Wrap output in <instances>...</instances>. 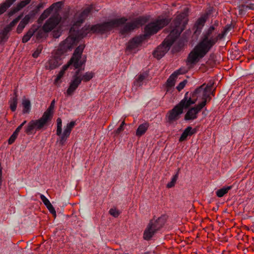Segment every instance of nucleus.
Instances as JSON below:
<instances>
[{
	"instance_id": "obj_1",
	"label": "nucleus",
	"mask_w": 254,
	"mask_h": 254,
	"mask_svg": "<svg viewBox=\"0 0 254 254\" xmlns=\"http://www.w3.org/2000/svg\"><path fill=\"white\" fill-rule=\"evenodd\" d=\"M92 9V6H89L81 11L75 13L71 21V27L69 32H73L79 39L88 34L93 33L104 34L115 27L122 25L126 23L127 19L125 17L111 20L102 24L95 25L86 24L81 29H79L81 24L88 16Z\"/></svg>"
},
{
	"instance_id": "obj_2",
	"label": "nucleus",
	"mask_w": 254,
	"mask_h": 254,
	"mask_svg": "<svg viewBox=\"0 0 254 254\" xmlns=\"http://www.w3.org/2000/svg\"><path fill=\"white\" fill-rule=\"evenodd\" d=\"M214 26H210L202 34L199 41L190 53L188 62L194 64L204 58L217 42L220 34L214 32Z\"/></svg>"
},
{
	"instance_id": "obj_3",
	"label": "nucleus",
	"mask_w": 254,
	"mask_h": 254,
	"mask_svg": "<svg viewBox=\"0 0 254 254\" xmlns=\"http://www.w3.org/2000/svg\"><path fill=\"white\" fill-rule=\"evenodd\" d=\"M188 21L187 15L185 12H183L177 16L173 23L171 24L173 29L171 31L170 34L153 52L154 57L160 59L166 54L171 45L185 29Z\"/></svg>"
},
{
	"instance_id": "obj_4",
	"label": "nucleus",
	"mask_w": 254,
	"mask_h": 254,
	"mask_svg": "<svg viewBox=\"0 0 254 254\" xmlns=\"http://www.w3.org/2000/svg\"><path fill=\"white\" fill-rule=\"evenodd\" d=\"M169 22V19L167 18H158L155 21L149 23L145 27L144 34L134 37L130 40L127 44V49L135 50L146 37L156 33L160 29L166 25Z\"/></svg>"
},
{
	"instance_id": "obj_5",
	"label": "nucleus",
	"mask_w": 254,
	"mask_h": 254,
	"mask_svg": "<svg viewBox=\"0 0 254 254\" xmlns=\"http://www.w3.org/2000/svg\"><path fill=\"white\" fill-rule=\"evenodd\" d=\"M69 23V20L66 14L61 17L58 14H56L51 16L46 21L42 28L45 32L53 30V37L58 38L61 35L64 28L67 26Z\"/></svg>"
},
{
	"instance_id": "obj_6",
	"label": "nucleus",
	"mask_w": 254,
	"mask_h": 254,
	"mask_svg": "<svg viewBox=\"0 0 254 254\" xmlns=\"http://www.w3.org/2000/svg\"><path fill=\"white\" fill-rule=\"evenodd\" d=\"M84 47L82 45L78 46L75 50L73 56L67 64L64 65L55 79V84L59 86L61 83V78L64 74L65 71L67 69L69 66L73 64L75 68L80 67L85 62V59H82L81 55Z\"/></svg>"
},
{
	"instance_id": "obj_7",
	"label": "nucleus",
	"mask_w": 254,
	"mask_h": 254,
	"mask_svg": "<svg viewBox=\"0 0 254 254\" xmlns=\"http://www.w3.org/2000/svg\"><path fill=\"white\" fill-rule=\"evenodd\" d=\"M212 84L205 85L204 84L196 89L192 93L191 96L189 98L186 97V95L184 99H186V101H188L190 106L194 104L196 101L199 103L205 102V105L207 100H210V95L212 92Z\"/></svg>"
},
{
	"instance_id": "obj_8",
	"label": "nucleus",
	"mask_w": 254,
	"mask_h": 254,
	"mask_svg": "<svg viewBox=\"0 0 254 254\" xmlns=\"http://www.w3.org/2000/svg\"><path fill=\"white\" fill-rule=\"evenodd\" d=\"M166 221V217L165 215L151 219L144 230L143 238L145 240H149L158 230L163 227Z\"/></svg>"
},
{
	"instance_id": "obj_9",
	"label": "nucleus",
	"mask_w": 254,
	"mask_h": 254,
	"mask_svg": "<svg viewBox=\"0 0 254 254\" xmlns=\"http://www.w3.org/2000/svg\"><path fill=\"white\" fill-rule=\"evenodd\" d=\"M78 41V38L73 32L70 33V35L60 44L57 50L58 54H61L64 57V54L66 52L71 51L77 44Z\"/></svg>"
},
{
	"instance_id": "obj_10",
	"label": "nucleus",
	"mask_w": 254,
	"mask_h": 254,
	"mask_svg": "<svg viewBox=\"0 0 254 254\" xmlns=\"http://www.w3.org/2000/svg\"><path fill=\"white\" fill-rule=\"evenodd\" d=\"M57 135L59 136L60 137V139L59 140L60 143L63 145L67 138L69 136L72 129L75 125V122L71 121L69 123H68L65 127L63 133H62V121L61 119L59 118H58L57 120Z\"/></svg>"
},
{
	"instance_id": "obj_11",
	"label": "nucleus",
	"mask_w": 254,
	"mask_h": 254,
	"mask_svg": "<svg viewBox=\"0 0 254 254\" xmlns=\"http://www.w3.org/2000/svg\"><path fill=\"white\" fill-rule=\"evenodd\" d=\"M49 120L50 119L43 114L39 120L31 121L25 127V132L27 134H31L34 129L37 130L42 129Z\"/></svg>"
},
{
	"instance_id": "obj_12",
	"label": "nucleus",
	"mask_w": 254,
	"mask_h": 254,
	"mask_svg": "<svg viewBox=\"0 0 254 254\" xmlns=\"http://www.w3.org/2000/svg\"><path fill=\"white\" fill-rule=\"evenodd\" d=\"M186 99H183L180 103L176 105L168 114V120L170 122H173L178 120L180 116L183 113L184 109L190 106Z\"/></svg>"
},
{
	"instance_id": "obj_13",
	"label": "nucleus",
	"mask_w": 254,
	"mask_h": 254,
	"mask_svg": "<svg viewBox=\"0 0 254 254\" xmlns=\"http://www.w3.org/2000/svg\"><path fill=\"white\" fill-rule=\"evenodd\" d=\"M145 21L142 17H138L131 22L126 23L121 29L122 34H125L144 24Z\"/></svg>"
},
{
	"instance_id": "obj_14",
	"label": "nucleus",
	"mask_w": 254,
	"mask_h": 254,
	"mask_svg": "<svg viewBox=\"0 0 254 254\" xmlns=\"http://www.w3.org/2000/svg\"><path fill=\"white\" fill-rule=\"evenodd\" d=\"M64 56L61 54H58L57 51L55 55L51 58L46 64L45 67L47 69L52 70L61 65L63 63L62 59Z\"/></svg>"
},
{
	"instance_id": "obj_15",
	"label": "nucleus",
	"mask_w": 254,
	"mask_h": 254,
	"mask_svg": "<svg viewBox=\"0 0 254 254\" xmlns=\"http://www.w3.org/2000/svg\"><path fill=\"white\" fill-rule=\"evenodd\" d=\"M205 106L204 102L199 103L197 106L189 109L185 116V119L187 121L193 120L197 118L198 113Z\"/></svg>"
},
{
	"instance_id": "obj_16",
	"label": "nucleus",
	"mask_w": 254,
	"mask_h": 254,
	"mask_svg": "<svg viewBox=\"0 0 254 254\" xmlns=\"http://www.w3.org/2000/svg\"><path fill=\"white\" fill-rule=\"evenodd\" d=\"M80 78L78 76V74H75L72 76L71 80L69 83V85L66 91L67 96H71L73 94L79 85L81 83Z\"/></svg>"
},
{
	"instance_id": "obj_17",
	"label": "nucleus",
	"mask_w": 254,
	"mask_h": 254,
	"mask_svg": "<svg viewBox=\"0 0 254 254\" xmlns=\"http://www.w3.org/2000/svg\"><path fill=\"white\" fill-rule=\"evenodd\" d=\"M80 78L78 76V74H75L72 76L71 80L69 83V85L66 91L67 96H71L73 94L79 85L81 83Z\"/></svg>"
},
{
	"instance_id": "obj_18",
	"label": "nucleus",
	"mask_w": 254,
	"mask_h": 254,
	"mask_svg": "<svg viewBox=\"0 0 254 254\" xmlns=\"http://www.w3.org/2000/svg\"><path fill=\"white\" fill-rule=\"evenodd\" d=\"M181 69L174 72L168 78L166 83V92H171L172 88L174 86L177 76L182 74Z\"/></svg>"
},
{
	"instance_id": "obj_19",
	"label": "nucleus",
	"mask_w": 254,
	"mask_h": 254,
	"mask_svg": "<svg viewBox=\"0 0 254 254\" xmlns=\"http://www.w3.org/2000/svg\"><path fill=\"white\" fill-rule=\"evenodd\" d=\"M31 0H22L20 2L17 3L15 6L11 9V10L8 12V15L10 17L14 14L17 12L19 11L23 8L25 7L27 5H28L30 2Z\"/></svg>"
},
{
	"instance_id": "obj_20",
	"label": "nucleus",
	"mask_w": 254,
	"mask_h": 254,
	"mask_svg": "<svg viewBox=\"0 0 254 254\" xmlns=\"http://www.w3.org/2000/svg\"><path fill=\"white\" fill-rule=\"evenodd\" d=\"M75 74H78V76L80 78L81 82L83 81L84 82H87L91 79L94 76V73L91 71H88L82 75L80 73L79 70H77Z\"/></svg>"
},
{
	"instance_id": "obj_21",
	"label": "nucleus",
	"mask_w": 254,
	"mask_h": 254,
	"mask_svg": "<svg viewBox=\"0 0 254 254\" xmlns=\"http://www.w3.org/2000/svg\"><path fill=\"white\" fill-rule=\"evenodd\" d=\"M149 127V124L144 123L139 126L136 131V135L140 137L144 134Z\"/></svg>"
},
{
	"instance_id": "obj_22",
	"label": "nucleus",
	"mask_w": 254,
	"mask_h": 254,
	"mask_svg": "<svg viewBox=\"0 0 254 254\" xmlns=\"http://www.w3.org/2000/svg\"><path fill=\"white\" fill-rule=\"evenodd\" d=\"M22 106L23 108L22 112L23 114H28L31 110V103L30 101L26 98L25 97L23 98L22 100Z\"/></svg>"
},
{
	"instance_id": "obj_23",
	"label": "nucleus",
	"mask_w": 254,
	"mask_h": 254,
	"mask_svg": "<svg viewBox=\"0 0 254 254\" xmlns=\"http://www.w3.org/2000/svg\"><path fill=\"white\" fill-rule=\"evenodd\" d=\"M195 132V130L192 129L191 127H187L182 133L179 140L181 141L185 140L188 136H190Z\"/></svg>"
},
{
	"instance_id": "obj_24",
	"label": "nucleus",
	"mask_w": 254,
	"mask_h": 254,
	"mask_svg": "<svg viewBox=\"0 0 254 254\" xmlns=\"http://www.w3.org/2000/svg\"><path fill=\"white\" fill-rule=\"evenodd\" d=\"M16 0H6L0 4V14L3 13Z\"/></svg>"
},
{
	"instance_id": "obj_25",
	"label": "nucleus",
	"mask_w": 254,
	"mask_h": 254,
	"mask_svg": "<svg viewBox=\"0 0 254 254\" xmlns=\"http://www.w3.org/2000/svg\"><path fill=\"white\" fill-rule=\"evenodd\" d=\"M55 101L53 100L50 104V106L48 109L44 113V115L49 118L50 120L52 119L55 108Z\"/></svg>"
},
{
	"instance_id": "obj_26",
	"label": "nucleus",
	"mask_w": 254,
	"mask_h": 254,
	"mask_svg": "<svg viewBox=\"0 0 254 254\" xmlns=\"http://www.w3.org/2000/svg\"><path fill=\"white\" fill-rule=\"evenodd\" d=\"M37 28L36 27H32L24 35L22 38V42L26 43L28 42L31 38V37L33 35L34 33L36 32Z\"/></svg>"
},
{
	"instance_id": "obj_27",
	"label": "nucleus",
	"mask_w": 254,
	"mask_h": 254,
	"mask_svg": "<svg viewBox=\"0 0 254 254\" xmlns=\"http://www.w3.org/2000/svg\"><path fill=\"white\" fill-rule=\"evenodd\" d=\"M147 77V74L143 73L139 75L135 79L134 82V85L137 87L141 86L144 82V80Z\"/></svg>"
},
{
	"instance_id": "obj_28",
	"label": "nucleus",
	"mask_w": 254,
	"mask_h": 254,
	"mask_svg": "<svg viewBox=\"0 0 254 254\" xmlns=\"http://www.w3.org/2000/svg\"><path fill=\"white\" fill-rule=\"evenodd\" d=\"M8 28H5L0 33V42L4 43L8 38V33L10 31L7 29Z\"/></svg>"
},
{
	"instance_id": "obj_29",
	"label": "nucleus",
	"mask_w": 254,
	"mask_h": 254,
	"mask_svg": "<svg viewBox=\"0 0 254 254\" xmlns=\"http://www.w3.org/2000/svg\"><path fill=\"white\" fill-rule=\"evenodd\" d=\"M232 188V186H227L219 189L216 191V195L219 197H222L228 193V191Z\"/></svg>"
},
{
	"instance_id": "obj_30",
	"label": "nucleus",
	"mask_w": 254,
	"mask_h": 254,
	"mask_svg": "<svg viewBox=\"0 0 254 254\" xmlns=\"http://www.w3.org/2000/svg\"><path fill=\"white\" fill-rule=\"evenodd\" d=\"M206 20V17L203 16L198 19L195 24V27L196 28V30H200L203 27Z\"/></svg>"
},
{
	"instance_id": "obj_31",
	"label": "nucleus",
	"mask_w": 254,
	"mask_h": 254,
	"mask_svg": "<svg viewBox=\"0 0 254 254\" xmlns=\"http://www.w3.org/2000/svg\"><path fill=\"white\" fill-rule=\"evenodd\" d=\"M9 107L12 112H14L17 108V97L15 95L14 97L10 98L9 101Z\"/></svg>"
},
{
	"instance_id": "obj_32",
	"label": "nucleus",
	"mask_w": 254,
	"mask_h": 254,
	"mask_svg": "<svg viewBox=\"0 0 254 254\" xmlns=\"http://www.w3.org/2000/svg\"><path fill=\"white\" fill-rule=\"evenodd\" d=\"M63 5V3L62 2L59 1L52 4L50 8L52 11H54V12L57 13L61 10Z\"/></svg>"
},
{
	"instance_id": "obj_33",
	"label": "nucleus",
	"mask_w": 254,
	"mask_h": 254,
	"mask_svg": "<svg viewBox=\"0 0 254 254\" xmlns=\"http://www.w3.org/2000/svg\"><path fill=\"white\" fill-rule=\"evenodd\" d=\"M52 10L50 8H48L45 10L44 12L41 14L40 16L39 19L43 21L47 18L52 12Z\"/></svg>"
},
{
	"instance_id": "obj_34",
	"label": "nucleus",
	"mask_w": 254,
	"mask_h": 254,
	"mask_svg": "<svg viewBox=\"0 0 254 254\" xmlns=\"http://www.w3.org/2000/svg\"><path fill=\"white\" fill-rule=\"evenodd\" d=\"M178 172L172 178L171 181L169 183H168L167 185V187L168 188H171L175 186V184H176V182L178 178Z\"/></svg>"
},
{
	"instance_id": "obj_35",
	"label": "nucleus",
	"mask_w": 254,
	"mask_h": 254,
	"mask_svg": "<svg viewBox=\"0 0 254 254\" xmlns=\"http://www.w3.org/2000/svg\"><path fill=\"white\" fill-rule=\"evenodd\" d=\"M34 15L32 14L26 15L21 21L26 25L30 22V20L33 17Z\"/></svg>"
},
{
	"instance_id": "obj_36",
	"label": "nucleus",
	"mask_w": 254,
	"mask_h": 254,
	"mask_svg": "<svg viewBox=\"0 0 254 254\" xmlns=\"http://www.w3.org/2000/svg\"><path fill=\"white\" fill-rule=\"evenodd\" d=\"M109 213L113 217H117L120 214V212L116 208H112L109 210Z\"/></svg>"
},
{
	"instance_id": "obj_37",
	"label": "nucleus",
	"mask_w": 254,
	"mask_h": 254,
	"mask_svg": "<svg viewBox=\"0 0 254 254\" xmlns=\"http://www.w3.org/2000/svg\"><path fill=\"white\" fill-rule=\"evenodd\" d=\"M42 50V47L41 46H38L37 49L33 53L32 56L34 58H37L39 56L40 54L41 53Z\"/></svg>"
},
{
	"instance_id": "obj_38",
	"label": "nucleus",
	"mask_w": 254,
	"mask_h": 254,
	"mask_svg": "<svg viewBox=\"0 0 254 254\" xmlns=\"http://www.w3.org/2000/svg\"><path fill=\"white\" fill-rule=\"evenodd\" d=\"M40 198L45 205L46 206L49 205L51 204V202L49 200V199L43 194H40Z\"/></svg>"
},
{
	"instance_id": "obj_39",
	"label": "nucleus",
	"mask_w": 254,
	"mask_h": 254,
	"mask_svg": "<svg viewBox=\"0 0 254 254\" xmlns=\"http://www.w3.org/2000/svg\"><path fill=\"white\" fill-rule=\"evenodd\" d=\"M25 26H26V25L24 24L21 21H20L19 24H18L17 27V32L18 33H21Z\"/></svg>"
},
{
	"instance_id": "obj_40",
	"label": "nucleus",
	"mask_w": 254,
	"mask_h": 254,
	"mask_svg": "<svg viewBox=\"0 0 254 254\" xmlns=\"http://www.w3.org/2000/svg\"><path fill=\"white\" fill-rule=\"evenodd\" d=\"M186 83H187V81L185 80L182 81L181 82H180L179 83V84L176 87L177 90L179 91H180L182 89H183L185 87V85H186Z\"/></svg>"
},
{
	"instance_id": "obj_41",
	"label": "nucleus",
	"mask_w": 254,
	"mask_h": 254,
	"mask_svg": "<svg viewBox=\"0 0 254 254\" xmlns=\"http://www.w3.org/2000/svg\"><path fill=\"white\" fill-rule=\"evenodd\" d=\"M17 136L18 135L16 134V133L13 132L8 139V143L9 144H11L12 143H13L16 138H17Z\"/></svg>"
},
{
	"instance_id": "obj_42",
	"label": "nucleus",
	"mask_w": 254,
	"mask_h": 254,
	"mask_svg": "<svg viewBox=\"0 0 254 254\" xmlns=\"http://www.w3.org/2000/svg\"><path fill=\"white\" fill-rule=\"evenodd\" d=\"M47 208H48V209L49 210V211L53 214L56 215V210L54 208V207L53 206V205H52V204H50L49 205H48L47 206H46Z\"/></svg>"
},
{
	"instance_id": "obj_43",
	"label": "nucleus",
	"mask_w": 254,
	"mask_h": 254,
	"mask_svg": "<svg viewBox=\"0 0 254 254\" xmlns=\"http://www.w3.org/2000/svg\"><path fill=\"white\" fill-rule=\"evenodd\" d=\"M26 121H24L20 125H19L15 129L14 131V133H16V134L18 135V132L20 131V130L21 129L23 126L26 124Z\"/></svg>"
},
{
	"instance_id": "obj_44",
	"label": "nucleus",
	"mask_w": 254,
	"mask_h": 254,
	"mask_svg": "<svg viewBox=\"0 0 254 254\" xmlns=\"http://www.w3.org/2000/svg\"><path fill=\"white\" fill-rule=\"evenodd\" d=\"M22 16L23 15L21 14L12 21L14 25H15L19 21V20L22 18Z\"/></svg>"
},
{
	"instance_id": "obj_45",
	"label": "nucleus",
	"mask_w": 254,
	"mask_h": 254,
	"mask_svg": "<svg viewBox=\"0 0 254 254\" xmlns=\"http://www.w3.org/2000/svg\"><path fill=\"white\" fill-rule=\"evenodd\" d=\"M15 25L11 21L9 24L7 25L5 28H8L7 29L9 30L10 31L12 30V28Z\"/></svg>"
},
{
	"instance_id": "obj_46",
	"label": "nucleus",
	"mask_w": 254,
	"mask_h": 254,
	"mask_svg": "<svg viewBox=\"0 0 254 254\" xmlns=\"http://www.w3.org/2000/svg\"><path fill=\"white\" fill-rule=\"evenodd\" d=\"M123 130H124V127H122V126H120L117 128V129L116 130V134H119Z\"/></svg>"
},
{
	"instance_id": "obj_47",
	"label": "nucleus",
	"mask_w": 254,
	"mask_h": 254,
	"mask_svg": "<svg viewBox=\"0 0 254 254\" xmlns=\"http://www.w3.org/2000/svg\"><path fill=\"white\" fill-rule=\"evenodd\" d=\"M44 6V4L43 3H39L37 6V9H40L41 8H43Z\"/></svg>"
},
{
	"instance_id": "obj_48",
	"label": "nucleus",
	"mask_w": 254,
	"mask_h": 254,
	"mask_svg": "<svg viewBox=\"0 0 254 254\" xmlns=\"http://www.w3.org/2000/svg\"><path fill=\"white\" fill-rule=\"evenodd\" d=\"M125 125V121H123L122 124H121L120 126H122V127H124V126Z\"/></svg>"
}]
</instances>
